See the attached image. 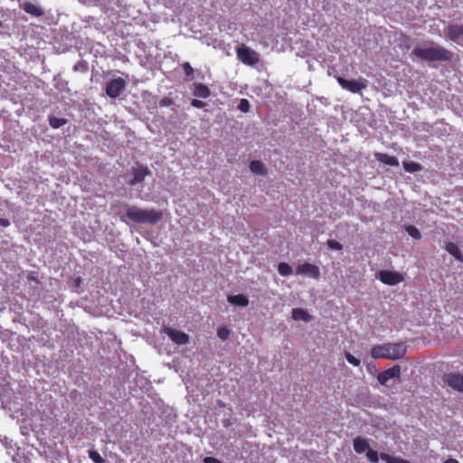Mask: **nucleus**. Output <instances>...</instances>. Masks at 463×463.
Returning a JSON list of instances; mask_svg holds the SVG:
<instances>
[{"label": "nucleus", "instance_id": "16", "mask_svg": "<svg viewBox=\"0 0 463 463\" xmlns=\"http://www.w3.org/2000/svg\"><path fill=\"white\" fill-rule=\"evenodd\" d=\"M291 317L295 321L310 322L313 317L306 310L302 308H293L291 312Z\"/></svg>", "mask_w": 463, "mask_h": 463}, {"label": "nucleus", "instance_id": "32", "mask_svg": "<svg viewBox=\"0 0 463 463\" xmlns=\"http://www.w3.org/2000/svg\"><path fill=\"white\" fill-rule=\"evenodd\" d=\"M183 70L187 78H192L194 75V68L191 66L189 62H184L183 64Z\"/></svg>", "mask_w": 463, "mask_h": 463}, {"label": "nucleus", "instance_id": "35", "mask_svg": "<svg viewBox=\"0 0 463 463\" xmlns=\"http://www.w3.org/2000/svg\"><path fill=\"white\" fill-rule=\"evenodd\" d=\"M203 463H222L218 458L213 457H205Z\"/></svg>", "mask_w": 463, "mask_h": 463}, {"label": "nucleus", "instance_id": "33", "mask_svg": "<svg viewBox=\"0 0 463 463\" xmlns=\"http://www.w3.org/2000/svg\"><path fill=\"white\" fill-rule=\"evenodd\" d=\"M174 104V100L172 98L169 97H164L159 100V106L160 107H168Z\"/></svg>", "mask_w": 463, "mask_h": 463}, {"label": "nucleus", "instance_id": "31", "mask_svg": "<svg viewBox=\"0 0 463 463\" xmlns=\"http://www.w3.org/2000/svg\"><path fill=\"white\" fill-rule=\"evenodd\" d=\"M326 244L330 250H341L343 249L342 244L335 240H328Z\"/></svg>", "mask_w": 463, "mask_h": 463}, {"label": "nucleus", "instance_id": "5", "mask_svg": "<svg viewBox=\"0 0 463 463\" xmlns=\"http://www.w3.org/2000/svg\"><path fill=\"white\" fill-rule=\"evenodd\" d=\"M336 80L344 90H346L352 93H359L362 90L366 89L368 85V80L364 78L349 80L341 76H338L336 77Z\"/></svg>", "mask_w": 463, "mask_h": 463}, {"label": "nucleus", "instance_id": "37", "mask_svg": "<svg viewBox=\"0 0 463 463\" xmlns=\"http://www.w3.org/2000/svg\"><path fill=\"white\" fill-rule=\"evenodd\" d=\"M443 463H459V462L455 458H448Z\"/></svg>", "mask_w": 463, "mask_h": 463}, {"label": "nucleus", "instance_id": "1", "mask_svg": "<svg viewBox=\"0 0 463 463\" xmlns=\"http://www.w3.org/2000/svg\"><path fill=\"white\" fill-rule=\"evenodd\" d=\"M430 46L415 47L412 54L419 59L426 61H449L452 59L453 53L446 48L435 43H430Z\"/></svg>", "mask_w": 463, "mask_h": 463}, {"label": "nucleus", "instance_id": "29", "mask_svg": "<svg viewBox=\"0 0 463 463\" xmlns=\"http://www.w3.org/2000/svg\"><path fill=\"white\" fill-rule=\"evenodd\" d=\"M217 335L220 339L226 340L230 335V330L225 326L220 327L217 330Z\"/></svg>", "mask_w": 463, "mask_h": 463}, {"label": "nucleus", "instance_id": "25", "mask_svg": "<svg viewBox=\"0 0 463 463\" xmlns=\"http://www.w3.org/2000/svg\"><path fill=\"white\" fill-rule=\"evenodd\" d=\"M66 119L56 118V117H50L49 118V123L50 126L53 128H59L66 124Z\"/></svg>", "mask_w": 463, "mask_h": 463}, {"label": "nucleus", "instance_id": "30", "mask_svg": "<svg viewBox=\"0 0 463 463\" xmlns=\"http://www.w3.org/2000/svg\"><path fill=\"white\" fill-rule=\"evenodd\" d=\"M347 362L349 364H351L352 365L354 366H359L360 365V360L356 357H354L353 354H351L350 353L348 352H345V354Z\"/></svg>", "mask_w": 463, "mask_h": 463}, {"label": "nucleus", "instance_id": "18", "mask_svg": "<svg viewBox=\"0 0 463 463\" xmlns=\"http://www.w3.org/2000/svg\"><path fill=\"white\" fill-rule=\"evenodd\" d=\"M23 9L27 14H30L35 17H40L43 14V10L40 6L34 5L31 2H25L23 5Z\"/></svg>", "mask_w": 463, "mask_h": 463}, {"label": "nucleus", "instance_id": "22", "mask_svg": "<svg viewBox=\"0 0 463 463\" xmlns=\"http://www.w3.org/2000/svg\"><path fill=\"white\" fill-rule=\"evenodd\" d=\"M446 250L452 255L456 260H462L463 256L460 252L459 248L454 242H448L445 247Z\"/></svg>", "mask_w": 463, "mask_h": 463}, {"label": "nucleus", "instance_id": "23", "mask_svg": "<svg viewBox=\"0 0 463 463\" xmlns=\"http://www.w3.org/2000/svg\"><path fill=\"white\" fill-rule=\"evenodd\" d=\"M278 271L283 277L290 276L293 273L292 267L287 262H280L278 265Z\"/></svg>", "mask_w": 463, "mask_h": 463}, {"label": "nucleus", "instance_id": "9", "mask_svg": "<svg viewBox=\"0 0 463 463\" xmlns=\"http://www.w3.org/2000/svg\"><path fill=\"white\" fill-rule=\"evenodd\" d=\"M379 279L386 285L394 286L403 281V276L397 271L381 270Z\"/></svg>", "mask_w": 463, "mask_h": 463}, {"label": "nucleus", "instance_id": "2", "mask_svg": "<svg viewBox=\"0 0 463 463\" xmlns=\"http://www.w3.org/2000/svg\"><path fill=\"white\" fill-rule=\"evenodd\" d=\"M406 351L407 345L403 342L386 343L374 345L370 354L374 359L399 360L405 355Z\"/></svg>", "mask_w": 463, "mask_h": 463}, {"label": "nucleus", "instance_id": "11", "mask_svg": "<svg viewBox=\"0 0 463 463\" xmlns=\"http://www.w3.org/2000/svg\"><path fill=\"white\" fill-rule=\"evenodd\" d=\"M165 333L167 335V336L176 345H186L189 343L190 337L187 334L184 332L173 329L170 327H165L164 329Z\"/></svg>", "mask_w": 463, "mask_h": 463}, {"label": "nucleus", "instance_id": "24", "mask_svg": "<svg viewBox=\"0 0 463 463\" xmlns=\"http://www.w3.org/2000/svg\"><path fill=\"white\" fill-rule=\"evenodd\" d=\"M405 171L409 173H415L421 170V165L416 162H403L402 164Z\"/></svg>", "mask_w": 463, "mask_h": 463}, {"label": "nucleus", "instance_id": "7", "mask_svg": "<svg viewBox=\"0 0 463 463\" xmlns=\"http://www.w3.org/2000/svg\"><path fill=\"white\" fill-rule=\"evenodd\" d=\"M366 458L371 463H377L379 460V458H381L386 463H411L407 459H404L400 457H392L387 453H381L380 455H378L377 451L370 449H368V451L366 453Z\"/></svg>", "mask_w": 463, "mask_h": 463}, {"label": "nucleus", "instance_id": "3", "mask_svg": "<svg viewBox=\"0 0 463 463\" xmlns=\"http://www.w3.org/2000/svg\"><path fill=\"white\" fill-rule=\"evenodd\" d=\"M126 218L136 223L156 224L163 219V213L155 209H140L137 206H128Z\"/></svg>", "mask_w": 463, "mask_h": 463}, {"label": "nucleus", "instance_id": "17", "mask_svg": "<svg viewBox=\"0 0 463 463\" xmlns=\"http://www.w3.org/2000/svg\"><path fill=\"white\" fill-rule=\"evenodd\" d=\"M374 156L379 162H381L384 165H387L390 166H398L399 165L398 159L395 156H390L388 154L375 153Z\"/></svg>", "mask_w": 463, "mask_h": 463}, {"label": "nucleus", "instance_id": "19", "mask_svg": "<svg viewBox=\"0 0 463 463\" xmlns=\"http://www.w3.org/2000/svg\"><path fill=\"white\" fill-rule=\"evenodd\" d=\"M354 449L356 453L362 454L369 449V443L365 439L357 437L354 439Z\"/></svg>", "mask_w": 463, "mask_h": 463}, {"label": "nucleus", "instance_id": "15", "mask_svg": "<svg viewBox=\"0 0 463 463\" xmlns=\"http://www.w3.org/2000/svg\"><path fill=\"white\" fill-rule=\"evenodd\" d=\"M249 168L254 175L265 176L268 175V169L263 162L260 160H252L250 163Z\"/></svg>", "mask_w": 463, "mask_h": 463}, {"label": "nucleus", "instance_id": "6", "mask_svg": "<svg viewBox=\"0 0 463 463\" xmlns=\"http://www.w3.org/2000/svg\"><path fill=\"white\" fill-rule=\"evenodd\" d=\"M127 82L123 78H116L106 83L105 92L111 99H116L125 90Z\"/></svg>", "mask_w": 463, "mask_h": 463}, {"label": "nucleus", "instance_id": "10", "mask_svg": "<svg viewBox=\"0 0 463 463\" xmlns=\"http://www.w3.org/2000/svg\"><path fill=\"white\" fill-rule=\"evenodd\" d=\"M401 375V367L398 364L381 372L377 375V380L380 384L386 385L387 382L393 378H399Z\"/></svg>", "mask_w": 463, "mask_h": 463}, {"label": "nucleus", "instance_id": "8", "mask_svg": "<svg viewBox=\"0 0 463 463\" xmlns=\"http://www.w3.org/2000/svg\"><path fill=\"white\" fill-rule=\"evenodd\" d=\"M296 273L298 275L307 276L314 279H319L321 275L319 268L317 265L308 262L298 265L296 268Z\"/></svg>", "mask_w": 463, "mask_h": 463}, {"label": "nucleus", "instance_id": "34", "mask_svg": "<svg viewBox=\"0 0 463 463\" xmlns=\"http://www.w3.org/2000/svg\"><path fill=\"white\" fill-rule=\"evenodd\" d=\"M191 105L194 107V108H197V109H203L204 106H205V103L202 100H199V99H192L191 101Z\"/></svg>", "mask_w": 463, "mask_h": 463}, {"label": "nucleus", "instance_id": "21", "mask_svg": "<svg viewBox=\"0 0 463 463\" xmlns=\"http://www.w3.org/2000/svg\"><path fill=\"white\" fill-rule=\"evenodd\" d=\"M228 302L232 305H236V306H240V307H247L249 305L248 298L242 294H238V295L228 297Z\"/></svg>", "mask_w": 463, "mask_h": 463}, {"label": "nucleus", "instance_id": "12", "mask_svg": "<svg viewBox=\"0 0 463 463\" xmlns=\"http://www.w3.org/2000/svg\"><path fill=\"white\" fill-rule=\"evenodd\" d=\"M443 381L452 389L463 392V375L449 373L443 376Z\"/></svg>", "mask_w": 463, "mask_h": 463}, {"label": "nucleus", "instance_id": "36", "mask_svg": "<svg viewBox=\"0 0 463 463\" xmlns=\"http://www.w3.org/2000/svg\"><path fill=\"white\" fill-rule=\"evenodd\" d=\"M10 224H11V222L8 219L0 217V227L7 228L10 226Z\"/></svg>", "mask_w": 463, "mask_h": 463}, {"label": "nucleus", "instance_id": "4", "mask_svg": "<svg viewBox=\"0 0 463 463\" xmlns=\"http://www.w3.org/2000/svg\"><path fill=\"white\" fill-rule=\"evenodd\" d=\"M236 54L238 60L249 66H254L260 61V54L245 45L237 47Z\"/></svg>", "mask_w": 463, "mask_h": 463}, {"label": "nucleus", "instance_id": "14", "mask_svg": "<svg viewBox=\"0 0 463 463\" xmlns=\"http://www.w3.org/2000/svg\"><path fill=\"white\" fill-rule=\"evenodd\" d=\"M150 174V171L148 170L147 166L145 165H138L136 168H133V175L134 177L129 180L128 184L130 185H136L138 183L145 180L146 176Z\"/></svg>", "mask_w": 463, "mask_h": 463}, {"label": "nucleus", "instance_id": "27", "mask_svg": "<svg viewBox=\"0 0 463 463\" xmlns=\"http://www.w3.org/2000/svg\"><path fill=\"white\" fill-rule=\"evenodd\" d=\"M89 458L95 463H103L104 459L100 454L94 449L89 450Z\"/></svg>", "mask_w": 463, "mask_h": 463}, {"label": "nucleus", "instance_id": "13", "mask_svg": "<svg viewBox=\"0 0 463 463\" xmlns=\"http://www.w3.org/2000/svg\"><path fill=\"white\" fill-rule=\"evenodd\" d=\"M446 33L449 40L458 42L463 38V24H451L446 28Z\"/></svg>", "mask_w": 463, "mask_h": 463}, {"label": "nucleus", "instance_id": "28", "mask_svg": "<svg viewBox=\"0 0 463 463\" xmlns=\"http://www.w3.org/2000/svg\"><path fill=\"white\" fill-rule=\"evenodd\" d=\"M250 102L248 99H241L240 100V103L238 105V109L241 110V112L243 113H247L249 112L250 110Z\"/></svg>", "mask_w": 463, "mask_h": 463}, {"label": "nucleus", "instance_id": "26", "mask_svg": "<svg viewBox=\"0 0 463 463\" xmlns=\"http://www.w3.org/2000/svg\"><path fill=\"white\" fill-rule=\"evenodd\" d=\"M406 232L411 237H412L415 240H420L421 238L420 231L413 225L407 226Z\"/></svg>", "mask_w": 463, "mask_h": 463}, {"label": "nucleus", "instance_id": "20", "mask_svg": "<svg viewBox=\"0 0 463 463\" xmlns=\"http://www.w3.org/2000/svg\"><path fill=\"white\" fill-rule=\"evenodd\" d=\"M194 95L201 99H207L210 97L211 91L206 85L203 83H197L194 87Z\"/></svg>", "mask_w": 463, "mask_h": 463}]
</instances>
